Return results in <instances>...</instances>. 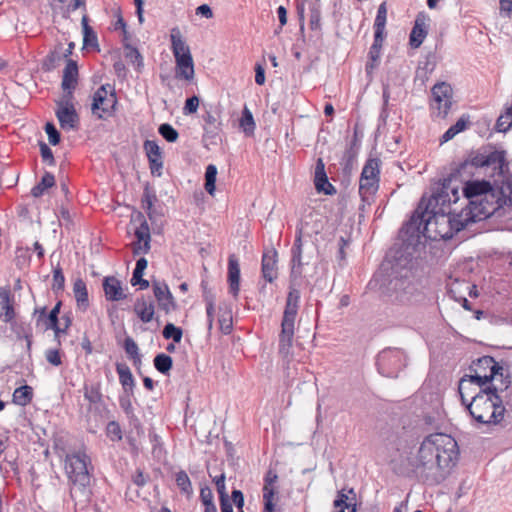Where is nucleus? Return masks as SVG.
<instances>
[{
	"label": "nucleus",
	"instance_id": "f257e3e1",
	"mask_svg": "<svg viewBox=\"0 0 512 512\" xmlns=\"http://www.w3.org/2000/svg\"><path fill=\"white\" fill-rule=\"evenodd\" d=\"M466 226H403L397 242L387 254V262L396 274L411 271L418 261L427 258V247L431 242L449 240Z\"/></svg>",
	"mask_w": 512,
	"mask_h": 512
},
{
	"label": "nucleus",
	"instance_id": "f03ea898",
	"mask_svg": "<svg viewBox=\"0 0 512 512\" xmlns=\"http://www.w3.org/2000/svg\"><path fill=\"white\" fill-rule=\"evenodd\" d=\"M457 459L456 440L448 434L434 433L424 438L409 463L417 478L426 484L436 485L449 476Z\"/></svg>",
	"mask_w": 512,
	"mask_h": 512
},
{
	"label": "nucleus",
	"instance_id": "7ed1b4c3",
	"mask_svg": "<svg viewBox=\"0 0 512 512\" xmlns=\"http://www.w3.org/2000/svg\"><path fill=\"white\" fill-rule=\"evenodd\" d=\"M503 392L481 389L471 396L466 409L477 425L497 426L505 420L506 409L503 406Z\"/></svg>",
	"mask_w": 512,
	"mask_h": 512
},
{
	"label": "nucleus",
	"instance_id": "20e7f679",
	"mask_svg": "<svg viewBox=\"0 0 512 512\" xmlns=\"http://www.w3.org/2000/svg\"><path fill=\"white\" fill-rule=\"evenodd\" d=\"M471 372V379L476 380V385L482 389L505 392L511 385V376L506 363L497 362L491 356H483L474 361Z\"/></svg>",
	"mask_w": 512,
	"mask_h": 512
},
{
	"label": "nucleus",
	"instance_id": "39448f33",
	"mask_svg": "<svg viewBox=\"0 0 512 512\" xmlns=\"http://www.w3.org/2000/svg\"><path fill=\"white\" fill-rule=\"evenodd\" d=\"M171 51L175 58V78L191 82L195 77L194 60L179 27L170 30Z\"/></svg>",
	"mask_w": 512,
	"mask_h": 512
},
{
	"label": "nucleus",
	"instance_id": "423d86ee",
	"mask_svg": "<svg viewBox=\"0 0 512 512\" xmlns=\"http://www.w3.org/2000/svg\"><path fill=\"white\" fill-rule=\"evenodd\" d=\"M299 298L297 290H291L287 296L279 334V352L283 356H288L293 346Z\"/></svg>",
	"mask_w": 512,
	"mask_h": 512
},
{
	"label": "nucleus",
	"instance_id": "0eeeda50",
	"mask_svg": "<svg viewBox=\"0 0 512 512\" xmlns=\"http://www.w3.org/2000/svg\"><path fill=\"white\" fill-rule=\"evenodd\" d=\"M467 162L475 168L493 166L494 170L501 176H504L509 169V162L506 159V151L496 149L495 146L488 145L482 149L472 152Z\"/></svg>",
	"mask_w": 512,
	"mask_h": 512
},
{
	"label": "nucleus",
	"instance_id": "6e6552de",
	"mask_svg": "<svg viewBox=\"0 0 512 512\" xmlns=\"http://www.w3.org/2000/svg\"><path fill=\"white\" fill-rule=\"evenodd\" d=\"M118 104L115 89L110 84L101 85L93 94L91 110L99 119L112 117Z\"/></svg>",
	"mask_w": 512,
	"mask_h": 512
},
{
	"label": "nucleus",
	"instance_id": "1a4fd4ad",
	"mask_svg": "<svg viewBox=\"0 0 512 512\" xmlns=\"http://www.w3.org/2000/svg\"><path fill=\"white\" fill-rule=\"evenodd\" d=\"M453 105V89L446 82L436 83L431 89L430 112L436 119H445Z\"/></svg>",
	"mask_w": 512,
	"mask_h": 512
},
{
	"label": "nucleus",
	"instance_id": "9d476101",
	"mask_svg": "<svg viewBox=\"0 0 512 512\" xmlns=\"http://www.w3.org/2000/svg\"><path fill=\"white\" fill-rule=\"evenodd\" d=\"M380 160L369 158L362 169L359 179V194L364 202H369L379 188Z\"/></svg>",
	"mask_w": 512,
	"mask_h": 512
},
{
	"label": "nucleus",
	"instance_id": "9b49d317",
	"mask_svg": "<svg viewBox=\"0 0 512 512\" xmlns=\"http://www.w3.org/2000/svg\"><path fill=\"white\" fill-rule=\"evenodd\" d=\"M405 365L406 356L397 348L384 349L377 358L378 371L385 377H397Z\"/></svg>",
	"mask_w": 512,
	"mask_h": 512
},
{
	"label": "nucleus",
	"instance_id": "f8f14e48",
	"mask_svg": "<svg viewBox=\"0 0 512 512\" xmlns=\"http://www.w3.org/2000/svg\"><path fill=\"white\" fill-rule=\"evenodd\" d=\"M90 459L84 451L66 456L65 470L71 481L85 484L88 482V463Z\"/></svg>",
	"mask_w": 512,
	"mask_h": 512
},
{
	"label": "nucleus",
	"instance_id": "ddd939ff",
	"mask_svg": "<svg viewBox=\"0 0 512 512\" xmlns=\"http://www.w3.org/2000/svg\"><path fill=\"white\" fill-rule=\"evenodd\" d=\"M442 198V195H433L429 199H421L416 210L414 211L410 221L408 224H432L437 223V216L441 213L444 214L443 211L436 210V205L439 203V200Z\"/></svg>",
	"mask_w": 512,
	"mask_h": 512
},
{
	"label": "nucleus",
	"instance_id": "4468645a",
	"mask_svg": "<svg viewBox=\"0 0 512 512\" xmlns=\"http://www.w3.org/2000/svg\"><path fill=\"white\" fill-rule=\"evenodd\" d=\"M64 97L66 99L58 103L56 117L62 129L72 130L77 128L79 123V117L73 103L71 102L72 97Z\"/></svg>",
	"mask_w": 512,
	"mask_h": 512
},
{
	"label": "nucleus",
	"instance_id": "2eb2a0df",
	"mask_svg": "<svg viewBox=\"0 0 512 512\" xmlns=\"http://www.w3.org/2000/svg\"><path fill=\"white\" fill-rule=\"evenodd\" d=\"M152 289L161 310L168 314L176 309L175 299L165 282L153 281Z\"/></svg>",
	"mask_w": 512,
	"mask_h": 512
},
{
	"label": "nucleus",
	"instance_id": "dca6fc26",
	"mask_svg": "<svg viewBox=\"0 0 512 512\" xmlns=\"http://www.w3.org/2000/svg\"><path fill=\"white\" fill-rule=\"evenodd\" d=\"M143 148L148 158L151 174L161 176L163 169V156L159 145L153 140H146L143 144Z\"/></svg>",
	"mask_w": 512,
	"mask_h": 512
},
{
	"label": "nucleus",
	"instance_id": "f3484780",
	"mask_svg": "<svg viewBox=\"0 0 512 512\" xmlns=\"http://www.w3.org/2000/svg\"><path fill=\"white\" fill-rule=\"evenodd\" d=\"M78 82V66L74 60L69 59L63 70L62 89L67 92L68 97H72V92Z\"/></svg>",
	"mask_w": 512,
	"mask_h": 512
},
{
	"label": "nucleus",
	"instance_id": "a211bd4d",
	"mask_svg": "<svg viewBox=\"0 0 512 512\" xmlns=\"http://www.w3.org/2000/svg\"><path fill=\"white\" fill-rule=\"evenodd\" d=\"M426 20V16L422 13L416 16L409 37V44L412 48H419L426 38L428 33Z\"/></svg>",
	"mask_w": 512,
	"mask_h": 512
},
{
	"label": "nucleus",
	"instance_id": "6ab92c4d",
	"mask_svg": "<svg viewBox=\"0 0 512 512\" xmlns=\"http://www.w3.org/2000/svg\"><path fill=\"white\" fill-rule=\"evenodd\" d=\"M314 174V184L318 192H323L326 195L336 193L335 187L328 181V177L325 172V165L321 158H319L316 163Z\"/></svg>",
	"mask_w": 512,
	"mask_h": 512
},
{
	"label": "nucleus",
	"instance_id": "aec40b11",
	"mask_svg": "<svg viewBox=\"0 0 512 512\" xmlns=\"http://www.w3.org/2000/svg\"><path fill=\"white\" fill-rule=\"evenodd\" d=\"M229 292L237 298L240 291V267L235 255H230L228 260Z\"/></svg>",
	"mask_w": 512,
	"mask_h": 512
},
{
	"label": "nucleus",
	"instance_id": "412c9836",
	"mask_svg": "<svg viewBox=\"0 0 512 512\" xmlns=\"http://www.w3.org/2000/svg\"><path fill=\"white\" fill-rule=\"evenodd\" d=\"M136 241L133 242L134 254H146L150 250L149 226H137L134 230Z\"/></svg>",
	"mask_w": 512,
	"mask_h": 512
},
{
	"label": "nucleus",
	"instance_id": "4be33fe9",
	"mask_svg": "<svg viewBox=\"0 0 512 512\" xmlns=\"http://www.w3.org/2000/svg\"><path fill=\"white\" fill-rule=\"evenodd\" d=\"M105 297L109 301H120L126 298L121 282L115 277H106L103 281Z\"/></svg>",
	"mask_w": 512,
	"mask_h": 512
},
{
	"label": "nucleus",
	"instance_id": "5701e85b",
	"mask_svg": "<svg viewBox=\"0 0 512 512\" xmlns=\"http://www.w3.org/2000/svg\"><path fill=\"white\" fill-rule=\"evenodd\" d=\"M277 252L273 249L264 252L262 257V274L268 281L272 282L277 277Z\"/></svg>",
	"mask_w": 512,
	"mask_h": 512
},
{
	"label": "nucleus",
	"instance_id": "b1692460",
	"mask_svg": "<svg viewBox=\"0 0 512 512\" xmlns=\"http://www.w3.org/2000/svg\"><path fill=\"white\" fill-rule=\"evenodd\" d=\"M134 312L141 322H151L155 315V306L153 301L145 299L144 297L138 298L134 304Z\"/></svg>",
	"mask_w": 512,
	"mask_h": 512
},
{
	"label": "nucleus",
	"instance_id": "393cba45",
	"mask_svg": "<svg viewBox=\"0 0 512 512\" xmlns=\"http://www.w3.org/2000/svg\"><path fill=\"white\" fill-rule=\"evenodd\" d=\"M387 2H382L377 10V14L374 20V35H376V40L378 42L384 41L386 33H385V27L387 22Z\"/></svg>",
	"mask_w": 512,
	"mask_h": 512
},
{
	"label": "nucleus",
	"instance_id": "a878e982",
	"mask_svg": "<svg viewBox=\"0 0 512 512\" xmlns=\"http://www.w3.org/2000/svg\"><path fill=\"white\" fill-rule=\"evenodd\" d=\"M492 190V185L489 181H468L463 188V194L466 198H474L476 196L485 195Z\"/></svg>",
	"mask_w": 512,
	"mask_h": 512
},
{
	"label": "nucleus",
	"instance_id": "bb28decb",
	"mask_svg": "<svg viewBox=\"0 0 512 512\" xmlns=\"http://www.w3.org/2000/svg\"><path fill=\"white\" fill-rule=\"evenodd\" d=\"M203 121V130L205 138H215L219 136V133L221 131V121L218 115H215L210 111H207L203 115Z\"/></svg>",
	"mask_w": 512,
	"mask_h": 512
},
{
	"label": "nucleus",
	"instance_id": "cd10ccee",
	"mask_svg": "<svg viewBox=\"0 0 512 512\" xmlns=\"http://www.w3.org/2000/svg\"><path fill=\"white\" fill-rule=\"evenodd\" d=\"M333 506V512H356L355 497L349 496L344 490L338 492Z\"/></svg>",
	"mask_w": 512,
	"mask_h": 512
},
{
	"label": "nucleus",
	"instance_id": "c85d7f7f",
	"mask_svg": "<svg viewBox=\"0 0 512 512\" xmlns=\"http://www.w3.org/2000/svg\"><path fill=\"white\" fill-rule=\"evenodd\" d=\"M73 292L77 302V306L81 310H86L89 305L88 292L85 282L77 279L73 284Z\"/></svg>",
	"mask_w": 512,
	"mask_h": 512
},
{
	"label": "nucleus",
	"instance_id": "c756f323",
	"mask_svg": "<svg viewBox=\"0 0 512 512\" xmlns=\"http://www.w3.org/2000/svg\"><path fill=\"white\" fill-rule=\"evenodd\" d=\"M33 397V391L30 386L24 385L15 389L13 393V402L19 406H26Z\"/></svg>",
	"mask_w": 512,
	"mask_h": 512
},
{
	"label": "nucleus",
	"instance_id": "7c9ffc66",
	"mask_svg": "<svg viewBox=\"0 0 512 512\" xmlns=\"http://www.w3.org/2000/svg\"><path fill=\"white\" fill-rule=\"evenodd\" d=\"M476 385V380L471 379L470 375H465L459 382L458 391L461 397L462 404L466 407L467 402H470L469 396L471 394V386Z\"/></svg>",
	"mask_w": 512,
	"mask_h": 512
},
{
	"label": "nucleus",
	"instance_id": "2f4dec72",
	"mask_svg": "<svg viewBox=\"0 0 512 512\" xmlns=\"http://www.w3.org/2000/svg\"><path fill=\"white\" fill-rule=\"evenodd\" d=\"M55 185V177L53 174L46 172L42 178L41 181L32 188L31 194L34 197H40L43 195V193L48 189Z\"/></svg>",
	"mask_w": 512,
	"mask_h": 512
},
{
	"label": "nucleus",
	"instance_id": "473e14b6",
	"mask_svg": "<svg viewBox=\"0 0 512 512\" xmlns=\"http://www.w3.org/2000/svg\"><path fill=\"white\" fill-rule=\"evenodd\" d=\"M175 481L180 491L187 497H190L193 494L191 481L185 471L181 470L177 472L175 475Z\"/></svg>",
	"mask_w": 512,
	"mask_h": 512
},
{
	"label": "nucleus",
	"instance_id": "72a5a7b5",
	"mask_svg": "<svg viewBox=\"0 0 512 512\" xmlns=\"http://www.w3.org/2000/svg\"><path fill=\"white\" fill-rule=\"evenodd\" d=\"M216 177H217V168L215 165L210 164L206 167L205 171V190L210 194L213 195L216 189L215 183H216Z\"/></svg>",
	"mask_w": 512,
	"mask_h": 512
},
{
	"label": "nucleus",
	"instance_id": "f704fd0d",
	"mask_svg": "<svg viewBox=\"0 0 512 512\" xmlns=\"http://www.w3.org/2000/svg\"><path fill=\"white\" fill-rule=\"evenodd\" d=\"M125 58L129 63H131L137 69L143 66V57L140 54L139 50L132 45H125Z\"/></svg>",
	"mask_w": 512,
	"mask_h": 512
},
{
	"label": "nucleus",
	"instance_id": "c9c22d12",
	"mask_svg": "<svg viewBox=\"0 0 512 512\" xmlns=\"http://www.w3.org/2000/svg\"><path fill=\"white\" fill-rule=\"evenodd\" d=\"M240 127L243 129L246 135H252L255 130V122L253 115L248 108H244L242 117L240 119Z\"/></svg>",
	"mask_w": 512,
	"mask_h": 512
},
{
	"label": "nucleus",
	"instance_id": "e433bc0d",
	"mask_svg": "<svg viewBox=\"0 0 512 512\" xmlns=\"http://www.w3.org/2000/svg\"><path fill=\"white\" fill-rule=\"evenodd\" d=\"M301 235H302V231L301 229L298 231L297 235H296V239H295V243H294V246L292 248V271L295 272L296 268H299L302 263H301V254H302V250H301Z\"/></svg>",
	"mask_w": 512,
	"mask_h": 512
},
{
	"label": "nucleus",
	"instance_id": "4c0bfd02",
	"mask_svg": "<svg viewBox=\"0 0 512 512\" xmlns=\"http://www.w3.org/2000/svg\"><path fill=\"white\" fill-rule=\"evenodd\" d=\"M124 349L126 354L133 360L135 365L141 363V356L139 353L138 345L132 338L127 337L125 339Z\"/></svg>",
	"mask_w": 512,
	"mask_h": 512
},
{
	"label": "nucleus",
	"instance_id": "58836bf2",
	"mask_svg": "<svg viewBox=\"0 0 512 512\" xmlns=\"http://www.w3.org/2000/svg\"><path fill=\"white\" fill-rule=\"evenodd\" d=\"M277 474L272 471V470H269L265 476V483H264V487H263V499H265V496H266V493H270V499H276L275 495H276V491H275V488H274V484L275 482L277 481Z\"/></svg>",
	"mask_w": 512,
	"mask_h": 512
},
{
	"label": "nucleus",
	"instance_id": "ea45409f",
	"mask_svg": "<svg viewBox=\"0 0 512 512\" xmlns=\"http://www.w3.org/2000/svg\"><path fill=\"white\" fill-rule=\"evenodd\" d=\"M155 368L162 374H166L172 368V358L164 353L158 354L154 358Z\"/></svg>",
	"mask_w": 512,
	"mask_h": 512
},
{
	"label": "nucleus",
	"instance_id": "a19ab883",
	"mask_svg": "<svg viewBox=\"0 0 512 512\" xmlns=\"http://www.w3.org/2000/svg\"><path fill=\"white\" fill-rule=\"evenodd\" d=\"M117 373L119 375V381L125 389L133 387L134 378H133V375L128 367L118 365Z\"/></svg>",
	"mask_w": 512,
	"mask_h": 512
},
{
	"label": "nucleus",
	"instance_id": "79ce46f5",
	"mask_svg": "<svg viewBox=\"0 0 512 512\" xmlns=\"http://www.w3.org/2000/svg\"><path fill=\"white\" fill-rule=\"evenodd\" d=\"M84 397L91 404H98L102 400V394L99 385H91L84 387Z\"/></svg>",
	"mask_w": 512,
	"mask_h": 512
},
{
	"label": "nucleus",
	"instance_id": "37998d69",
	"mask_svg": "<svg viewBox=\"0 0 512 512\" xmlns=\"http://www.w3.org/2000/svg\"><path fill=\"white\" fill-rule=\"evenodd\" d=\"M182 329L179 327H176L172 323L166 324V326L163 329V337L165 339H173L175 343H180L182 339Z\"/></svg>",
	"mask_w": 512,
	"mask_h": 512
},
{
	"label": "nucleus",
	"instance_id": "c03bdc74",
	"mask_svg": "<svg viewBox=\"0 0 512 512\" xmlns=\"http://www.w3.org/2000/svg\"><path fill=\"white\" fill-rule=\"evenodd\" d=\"M158 131L168 142H175L179 137L177 130L167 123L161 124Z\"/></svg>",
	"mask_w": 512,
	"mask_h": 512
},
{
	"label": "nucleus",
	"instance_id": "a18cd8bd",
	"mask_svg": "<svg viewBox=\"0 0 512 512\" xmlns=\"http://www.w3.org/2000/svg\"><path fill=\"white\" fill-rule=\"evenodd\" d=\"M464 288V290L468 291L469 296L471 297H477V288L475 285H470L466 282H458L452 284L450 288L451 294H456L457 292H460Z\"/></svg>",
	"mask_w": 512,
	"mask_h": 512
},
{
	"label": "nucleus",
	"instance_id": "49530a36",
	"mask_svg": "<svg viewBox=\"0 0 512 512\" xmlns=\"http://www.w3.org/2000/svg\"><path fill=\"white\" fill-rule=\"evenodd\" d=\"M219 328L224 334L232 330V316L229 311L222 312L218 317Z\"/></svg>",
	"mask_w": 512,
	"mask_h": 512
},
{
	"label": "nucleus",
	"instance_id": "de8ad7c7",
	"mask_svg": "<svg viewBox=\"0 0 512 512\" xmlns=\"http://www.w3.org/2000/svg\"><path fill=\"white\" fill-rule=\"evenodd\" d=\"M106 432H107V436L112 440V441H120L122 439V430H121V427L120 425L115 422V421H111L107 424V428H106Z\"/></svg>",
	"mask_w": 512,
	"mask_h": 512
},
{
	"label": "nucleus",
	"instance_id": "09e8293b",
	"mask_svg": "<svg viewBox=\"0 0 512 512\" xmlns=\"http://www.w3.org/2000/svg\"><path fill=\"white\" fill-rule=\"evenodd\" d=\"M45 132L48 135L50 144L57 145L60 142V134L53 123H46Z\"/></svg>",
	"mask_w": 512,
	"mask_h": 512
},
{
	"label": "nucleus",
	"instance_id": "8fccbe9b",
	"mask_svg": "<svg viewBox=\"0 0 512 512\" xmlns=\"http://www.w3.org/2000/svg\"><path fill=\"white\" fill-rule=\"evenodd\" d=\"M65 277L62 273V269L57 267L53 270V290L60 291L64 288Z\"/></svg>",
	"mask_w": 512,
	"mask_h": 512
},
{
	"label": "nucleus",
	"instance_id": "3c124183",
	"mask_svg": "<svg viewBox=\"0 0 512 512\" xmlns=\"http://www.w3.org/2000/svg\"><path fill=\"white\" fill-rule=\"evenodd\" d=\"M199 107V99L197 96H192L188 98L185 102L183 113L185 115L193 114L197 111Z\"/></svg>",
	"mask_w": 512,
	"mask_h": 512
},
{
	"label": "nucleus",
	"instance_id": "603ef678",
	"mask_svg": "<svg viewBox=\"0 0 512 512\" xmlns=\"http://www.w3.org/2000/svg\"><path fill=\"white\" fill-rule=\"evenodd\" d=\"M46 360L54 365L59 366L62 363L61 355L58 349H48L45 353Z\"/></svg>",
	"mask_w": 512,
	"mask_h": 512
},
{
	"label": "nucleus",
	"instance_id": "864d4df0",
	"mask_svg": "<svg viewBox=\"0 0 512 512\" xmlns=\"http://www.w3.org/2000/svg\"><path fill=\"white\" fill-rule=\"evenodd\" d=\"M0 309H1L0 320L4 321L5 323H10L15 317L13 303H11L10 305L4 306Z\"/></svg>",
	"mask_w": 512,
	"mask_h": 512
},
{
	"label": "nucleus",
	"instance_id": "5fc2aeb1",
	"mask_svg": "<svg viewBox=\"0 0 512 512\" xmlns=\"http://www.w3.org/2000/svg\"><path fill=\"white\" fill-rule=\"evenodd\" d=\"M40 152L44 162H47L49 165L55 164L53 152L45 143L40 144Z\"/></svg>",
	"mask_w": 512,
	"mask_h": 512
},
{
	"label": "nucleus",
	"instance_id": "6e6d98bb",
	"mask_svg": "<svg viewBox=\"0 0 512 512\" xmlns=\"http://www.w3.org/2000/svg\"><path fill=\"white\" fill-rule=\"evenodd\" d=\"M46 328L53 329L56 336L63 332V330L58 326V317L55 316L54 313H49L46 319Z\"/></svg>",
	"mask_w": 512,
	"mask_h": 512
},
{
	"label": "nucleus",
	"instance_id": "4d7b16f0",
	"mask_svg": "<svg viewBox=\"0 0 512 512\" xmlns=\"http://www.w3.org/2000/svg\"><path fill=\"white\" fill-rule=\"evenodd\" d=\"M13 303L11 291L8 288H0V308Z\"/></svg>",
	"mask_w": 512,
	"mask_h": 512
},
{
	"label": "nucleus",
	"instance_id": "13d9d810",
	"mask_svg": "<svg viewBox=\"0 0 512 512\" xmlns=\"http://www.w3.org/2000/svg\"><path fill=\"white\" fill-rule=\"evenodd\" d=\"M214 482H215V485H216V488H217V491L220 495V499L222 497H225L227 498V493H226V485H225V475L224 474H221L220 476H217L215 479H214Z\"/></svg>",
	"mask_w": 512,
	"mask_h": 512
},
{
	"label": "nucleus",
	"instance_id": "bf43d9fd",
	"mask_svg": "<svg viewBox=\"0 0 512 512\" xmlns=\"http://www.w3.org/2000/svg\"><path fill=\"white\" fill-rule=\"evenodd\" d=\"M383 42L384 41L378 42L376 40V35H374V42H373V44H372V46L370 48V51H369V56H370L371 60H373V61L378 60V58L380 56V50L382 48Z\"/></svg>",
	"mask_w": 512,
	"mask_h": 512
},
{
	"label": "nucleus",
	"instance_id": "052dcab7",
	"mask_svg": "<svg viewBox=\"0 0 512 512\" xmlns=\"http://www.w3.org/2000/svg\"><path fill=\"white\" fill-rule=\"evenodd\" d=\"M200 499L204 506L214 504L212 490L209 487L202 488L200 491Z\"/></svg>",
	"mask_w": 512,
	"mask_h": 512
},
{
	"label": "nucleus",
	"instance_id": "680f3d73",
	"mask_svg": "<svg viewBox=\"0 0 512 512\" xmlns=\"http://www.w3.org/2000/svg\"><path fill=\"white\" fill-rule=\"evenodd\" d=\"M500 14L506 17L512 15V0H499Z\"/></svg>",
	"mask_w": 512,
	"mask_h": 512
},
{
	"label": "nucleus",
	"instance_id": "e2e57ef3",
	"mask_svg": "<svg viewBox=\"0 0 512 512\" xmlns=\"http://www.w3.org/2000/svg\"><path fill=\"white\" fill-rule=\"evenodd\" d=\"M255 82L258 85H263L265 83V70L261 64H256L255 66Z\"/></svg>",
	"mask_w": 512,
	"mask_h": 512
},
{
	"label": "nucleus",
	"instance_id": "0e129e2a",
	"mask_svg": "<svg viewBox=\"0 0 512 512\" xmlns=\"http://www.w3.org/2000/svg\"><path fill=\"white\" fill-rule=\"evenodd\" d=\"M122 407L124 408L125 412L130 416L131 423L134 425V427L137 429L138 432L142 431L140 422L138 418H136L133 414H131V404L127 403L126 405L122 404Z\"/></svg>",
	"mask_w": 512,
	"mask_h": 512
},
{
	"label": "nucleus",
	"instance_id": "69168bd1",
	"mask_svg": "<svg viewBox=\"0 0 512 512\" xmlns=\"http://www.w3.org/2000/svg\"><path fill=\"white\" fill-rule=\"evenodd\" d=\"M196 14L201 15L207 19H210L213 17V11L207 4H202L196 8Z\"/></svg>",
	"mask_w": 512,
	"mask_h": 512
},
{
	"label": "nucleus",
	"instance_id": "338daca9",
	"mask_svg": "<svg viewBox=\"0 0 512 512\" xmlns=\"http://www.w3.org/2000/svg\"><path fill=\"white\" fill-rule=\"evenodd\" d=\"M270 495V493H266L265 499H263L264 508L262 512H274L275 510L276 499H270Z\"/></svg>",
	"mask_w": 512,
	"mask_h": 512
},
{
	"label": "nucleus",
	"instance_id": "774afa93",
	"mask_svg": "<svg viewBox=\"0 0 512 512\" xmlns=\"http://www.w3.org/2000/svg\"><path fill=\"white\" fill-rule=\"evenodd\" d=\"M232 499L238 509H242L244 506V497L240 490L232 491Z\"/></svg>",
	"mask_w": 512,
	"mask_h": 512
}]
</instances>
